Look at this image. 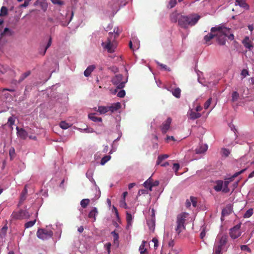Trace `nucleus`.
<instances>
[{"label": "nucleus", "mask_w": 254, "mask_h": 254, "mask_svg": "<svg viewBox=\"0 0 254 254\" xmlns=\"http://www.w3.org/2000/svg\"><path fill=\"white\" fill-rule=\"evenodd\" d=\"M121 30L119 27H115L113 32H109L107 41L101 44L103 48L108 53H113L117 48L116 39L119 37Z\"/></svg>", "instance_id": "obj_1"}, {"label": "nucleus", "mask_w": 254, "mask_h": 254, "mask_svg": "<svg viewBox=\"0 0 254 254\" xmlns=\"http://www.w3.org/2000/svg\"><path fill=\"white\" fill-rule=\"evenodd\" d=\"M228 236L226 234H219L216 239L214 247V254H222L223 251H226L228 248Z\"/></svg>", "instance_id": "obj_2"}, {"label": "nucleus", "mask_w": 254, "mask_h": 254, "mask_svg": "<svg viewBox=\"0 0 254 254\" xmlns=\"http://www.w3.org/2000/svg\"><path fill=\"white\" fill-rule=\"evenodd\" d=\"M230 29L221 26L212 27L210 31L215 33V37L219 45H225L226 41V37L230 32Z\"/></svg>", "instance_id": "obj_3"}, {"label": "nucleus", "mask_w": 254, "mask_h": 254, "mask_svg": "<svg viewBox=\"0 0 254 254\" xmlns=\"http://www.w3.org/2000/svg\"><path fill=\"white\" fill-rule=\"evenodd\" d=\"M200 16L197 14H191L188 15L180 16L179 25L182 28L187 29L189 26H194L198 22Z\"/></svg>", "instance_id": "obj_4"}, {"label": "nucleus", "mask_w": 254, "mask_h": 254, "mask_svg": "<svg viewBox=\"0 0 254 254\" xmlns=\"http://www.w3.org/2000/svg\"><path fill=\"white\" fill-rule=\"evenodd\" d=\"M189 214L186 212H182L177 215L175 231L178 234H179L183 230L185 229V223L186 219Z\"/></svg>", "instance_id": "obj_5"}, {"label": "nucleus", "mask_w": 254, "mask_h": 254, "mask_svg": "<svg viewBox=\"0 0 254 254\" xmlns=\"http://www.w3.org/2000/svg\"><path fill=\"white\" fill-rule=\"evenodd\" d=\"M127 82V78H124L122 74L116 75L112 79V83L118 89H122Z\"/></svg>", "instance_id": "obj_6"}, {"label": "nucleus", "mask_w": 254, "mask_h": 254, "mask_svg": "<svg viewBox=\"0 0 254 254\" xmlns=\"http://www.w3.org/2000/svg\"><path fill=\"white\" fill-rule=\"evenodd\" d=\"M53 235V233L51 230L45 229H39L37 232V237L43 240L51 238Z\"/></svg>", "instance_id": "obj_7"}, {"label": "nucleus", "mask_w": 254, "mask_h": 254, "mask_svg": "<svg viewBox=\"0 0 254 254\" xmlns=\"http://www.w3.org/2000/svg\"><path fill=\"white\" fill-rule=\"evenodd\" d=\"M11 216L14 219L21 220L28 219L30 217V215L27 210H20L17 212H13Z\"/></svg>", "instance_id": "obj_8"}, {"label": "nucleus", "mask_w": 254, "mask_h": 254, "mask_svg": "<svg viewBox=\"0 0 254 254\" xmlns=\"http://www.w3.org/2000/svg\"><path fill=\"white\" fill-rule=\"evenodd\" d=\"M240 235L241 232L240 225H236L231 229L230 231V236L232 239H235L238 238Z\"/></svg>", "instance_id": "obj_9"}, {"label": "nucleus", "mask_w": 254, "mask_h": 254, "mask_svg": "<svg viewBox=\"0 0 254 254\" xmlns=\"http://www.w3.org/2000/svg\"><path fill=\"white\" fill-rule=\"evenodd\" d=\"M235 178H233V176L229 178L225 179L224 183H223L224 187L222 191L224 193H228L230 191V189L228 186L230 182H232Z\"/></svg>", "instance_id": "obj_10"}, {"label": "nucleus", "mask_w": 254, "mask_h": 254, "mask_svg": "<svg viewBox=\"0 0 254 254\" xmlns=\"http://www.w3.org/2000/svg\"><path fill=\"white\" fill-rule=\"evenodd\" d=\"M172 119L170 118H167L164 123L162 124L161 126V130L163 133H166L170 128Z\"/></svg>", "instance_id": "obj_11"}, {"label": "nucleus", "mask_w": 254, "mask_h": 254, "mask_svg": "<svg viewBox=\"0 0 254 254\" xmlns=\"http://www.w3.org/2000/svg\"><path fill=\"white\" fill-rule=\"evenodd\" d=\"M17 132V135L22 139H25L28 135L27 132L22 128H19L18 127L16 128Z\"/></svg>", "instance_id": "obj_12"}, {"label": "nucleus", "mask_w": 254, "mask_h": 254, "mask_svg": "<svg viewBox=\"0 0 254 254\" xmlns=\"http://www.w3.org/2000/svg\"><path fill=\"white\" fill-rule=\"evenodd\" d=\"M180 16H182V14L174 12L170 14V19L172 22L176 23L178 21L179 23V20Z\"/></svg>", "instance_id": "obj_13"}, {"label": "nucleus", "mask_w": 254, "mask_h": 254, "mask_svg": "<svg viewBox=\"0 0 254 254\" xmlns=\"http://www.w3.org/2000/svg\"><path fill=\"white\" fill-rule=\"evenodd\" d=\"M242 43L244 46L247 49L251 50L253 48V46L252 44V42L249 39V37H246L243 40Z\"/></svg>", "instance_id": "obj_14"}, {"label": "nucleus", "mask_w": 254, "mask_h": 254, "mask_svg": "<svg viewBox=\"0 0 254 254\" xmlns=\"http://www.w3.org/2000/svg\"><path fill=\"white\" fill-rule=\"evenodd\" d=\"M216 185L214 186V189L217 192L222 190L223 188V182L221 180H217L215 182Z\"/></svg>", "instance_id": "obj_15"}, {"label": "nucleus", "mask_w": 254, "mask_h": 254, "mask_svg": "<svg viewBox=\"0 0 254 254\" xmlns=\"http://www.w3.org/2000/svg\"><path fill=\"white\" fill-rule=\"evenodd\" d=\"M121 107V104L119 102H117L110 106H108V111H111L112 113H113L114 112L118 110Z\"/></svg>", "instance_id": "obj_16"}, {"label": "nucleus", "mask_w": 254, "mask_h": 254, "mask_svg": "<svg viewBox=\"0 0 254 254\" xmlns=\"http://www.w3.org/2000/svg\"><path fill=\"white\" fill-rule=\"evenodd\" d=\"M236 5H239L240 6L248 9L249 8L248 4L246 3L245 0H236Z\"/></svg>", "instance_id": "obj_17"}, {"label": "nucleus", "mask_w": 254, "mask_h": 254, "mask_svg": "<svg viewBox=\"0 0 254 254\" xmlns=\"http://www.w3.org/2000/svg\"><path fill=\"white\" fill-rule=\"evenodd\" d=\"M95 68L96 67L94 65H89L84 71V76L88 77Z\"/></svg>", "instance_id": "obj_18"}, {"label": "nucleus", "mask_w": 254, "mask_h": 254, "mask_svg": "<svg viewBox=\"0 0 254 254\" xmlns=\"http://www.w3.org/2000/svg\"><path fill=\"white\" fill-rule=\"evenodd\" d=\"M98 214L97 209L96 207H94L93 209L89 212L88 214V217L92 219L93 221H96V216Z\"/></svg>", "instance_id": "obj_19"}, {"label": "nucleus", "mask_w": 254, "mask_h": 254, "mask_svg": "<svg viewBox=\"0 0 254 254\" xmlns=\"http://www.w3.org/2000/svg\"><path fill=\"white\" fill-rule=\"evenodd\" d=\"M30 74L31 71L30 70L27 71L26 72L22 74L18 80V83H20L22 82L26 77L30 75Z\"/></svg>", "instance_id": "obj_20"}, {"label": "nucleus", "mask_w": 254, "mask_h": 254, "mask_svg": "<svg viewBox=\"0 0 254 254\" xmlns=\"http://www.w3.org/2000/svg\"><path fill=\"white\" fill-rule=\"evenodd\" d=\"M88 118L95 122H101L102 121L101 118L95 116V114H89L88 115Z\"/></svg>", "instance_id": "obj_21"}, {"label": "nucleus", "mask_w": 254, "mask_h": 254, "mask_svg": "<svg viewBox=\"0 0 254 254\" xmlns=\"http://www.w3.org/2000/svg\"><path fill=\"white\" fill-rule=\"evenodd\" d=\"M146 243V242L145 241H143L141 245L139 247V250L140 254H148L147 249L145 248V244Z\"/></svg>", "instance_id": "obj_22"}, {"label": "nucleus", "mask_w": 254, "mask_h": 254, "mask_svg": "<svg viewBox=\"0 0 254 254\" xmlns=\"http://www.w3.org/2000/svg\"><path fill=\"white\" fill-rule=\"evenodd\" d=\"M144 187L146 189H148L150 190H152V188L153 187L152 180L150 178L147 181H146L143 184Z\"/></svg>", "instance_id": "obj_23"}, {"label": "nucleus", "mask_w": 254, "mask_h": 254, "mask_svg": "<svg viewBox=\"0 0 254 254\" xmlns=\"http://www.w3.org/2000/svg\"><path fill=\"white\" fill-rule=\"evenodd\" d=\"M215 33H212L211 32L210 33H208L207 35H205L204 37V40L206 43H208L211 39L214 38L215 37Z\"/></svg>", "instance_id": "obj_24"}, {"label": "nucleus", "mask_w": 254, "mask_h": 254, "mask_svg": "<svg viewBox=\"0 0 254 254\" xmlns=\"http://www.w3.org/2000/svg\"><path fill=\"white\" fill-rule=\"evenodd\" d=\"M127 214V227L128 228L131 225L132 217L131 214L128 212H126Z\"/></svg>", "instance_id": "obj_25"}, {"label": "nucleus", "mask_w": 254, "mask_h": 254, "mask_svg": "<svg viewBox=\"0 0 254 254\" xmlns=\"http://www.w3.org/2000/svg\"><path fill=\"white\" fill-rule=\"evenodd\" d=\"M207 149V146L206 145H203L200 146L198 148L195 149V152L196 154H201L204 153Z\"/></svg>", "instance_id": "obj_26"}, {"label": "nucleus", "mask_w": 254, "mask_h": 254, "mask_svg": "<svg viewBox=\"0 0 254 254\" xmlns=\"http://www.w3.org/2000/svg\"><path fill=\"white\" fill-rule=\"evenodd\" d=\"M190 119L192 120H195L198 119L201 117V114L200 113L191 111L190 114Z\"/></svg>", "instance_id": "obj_27"}, {"label": "nucleus", "mask_w": 254, "mask_h": 254, "mask_svg": "<svg viewBox=\"0 0 254 254\" xmlns=\"http://www.w3.org/2000/svg\"><path fill=\"white\" fill-rule=\"evenodd\" d=\"M98 112L101 114H105L108 112V106H99Z\"/></svg>", "instance_id": "obj_28"}, {"label": "nucleus", "mask_w": 254, "mask_h": 254, "mask_svg": "<svg viewBox=\"0 0 254 254\" xmlns=\"http://www.w3.org/2000/svg\"><path fill=\"white\" fill-rule=\"evenodd\" d=\"M7 226L6 225H4L0 230V237L1 238H4L6 234L7 230Z\"/></svg>", "instance_id": "obj_29"}, {"label": "nucleus", "mask_w": 254, "mask_h": 254, "mask_svg": "<svg viewBox=\"0 0 254 254\" xmlns=\"http://www.w3.org/2000/svg\"><path fill=\"white\" fill-rule=\"evenodd\" d=\"M169 156L167 154L161 155L158 156L157 160V165L161 164V162L164 159L167 158Z\"/></svg>", "instance_id": "obj_30"}, {"label": "nucleus", "mask_w": 254, "mask_h": 254, "mask_svg": "<svg viewBox=\"0 0 254 254\" xmlns=\"http://www.w3.org/2000/svg\"><path fill=\"white\" fill-rule=\"evenodd\" d=\"M181 90L179 88H175L172 92L173 95L176 98H179L181 96Z\"/></svg>", "instance_id": "obj_31"}, {"label": "nucleus", "mask_w": 254, "mask_h": 254, "mask_svg": "<svg viewBox=\"0 0 254 254\" xmlns=\"http://www.w3.org/2000/svg\"><path fill=\"white\" fill-rule=\"evenodd\" d=\"M90 202V199L86 198L83 199L80 201V205L83 208H85Z\"/></svg>", "instance_id": "obj_32"}, {"label": "nucleus", "mask_w": 254, "mask_h": 254, "mask_svg": "<svg viewBox=\"0 0 254 254\" xmlns=\"http://www.w3.org/2000/svg\"><path fill=\"white\" fill-rule=\"evenodd\" d=\"M60 127L64 129H67L70 127V125L65 121H62L60 124Z\"/></svg>", "instance_id": "obj_33"}, {"label": "nucleus", "mask_w": 254, "mask_h": 254, "mask_svg": "<svg viewBox=\"0 0 254 254\" xmlns=\"http://www.w3.org/2000/svg\"><path fill=\"white\" fill-rule=\"evenodd\" d=\"M253 214V209L250 208L248 209L244 215V217L245 218L250 217Z\"/></svg>", "instance_id": "obj_34"}, {"label": "nucleus", "mask_w": 254, "mask_h": 254, "mask_svg": "<svg viewBox=\"0 0 254 254\" xmlns=\"http://www.w3.org/2000/svg\"><path fill=\"white\" fill-rule=\"evenodd\" d=\"M157 64L160 66L161 69H164V70L170 71L171 68L168 67L166 64H163L160 63L159 62H156Z\"/></svg>", "instance_id": "obj_35"}, {"label": "nucleus", "mask_w": 254, "mask_h": 254, "mask_svg": "<svg viewBox=\"0 0 254 254\" xmlns=\"http://www.w3.org/2000/svg\"><path fill=\"white\" fill-rule=\"evenodd\" d=\"M36 222V219H35L33 221H28L24 224V227L25 228H30V227H32L35 224Z\"/></svg>", "instance_id": "obj_36"}, {"label": "nucleus", "mask_w": 254, "mask_h": 254, "mask_svg": "<svg viewBox=\"0 0 254 254\" xmlns=\"http://www.w3.org/2000/svg\"><path fill=\"white\" fill-rule=\"evenodd\" d=\"M9 69V68L7 66H4L0 64V74H4Z\"/></svg>", "instance_id": "obj_37"}, {"label": "nucleus", "mask_w": 254, "mask_h": 254, "mask_svg": "<svg viewBox=\"0 0 254 254\" xmlns=\"http://www.w3.org/2000/svg\"><path fill=\"white\" fill-rule=\"evenodd\" d=\"M239 98V94L237 91L232 93V101L234 102L238 100Z\"/></svg>", "instance_id": "obj_38"}, {"label": "nucleus", "mask_w": 254, "mask_h": 254, "mask_svg": "<svg viewBox=\"0 0 254 254\" xmlns=\"http://www.w3.org/2000/svg\"><path fill=\"white\" fill-rule=\"evenodd\" d=\"M111 157L110 155H106L101 160V164L104 165L106 162L109 161Z\"/></svg>", "instance_id": "obj_39"}, {"label": "nucleus", "mask_w": 254, "mask_h": 254, "mask_svg": "<svg viewBox=\"0 0 254 254\" xmlns=\"http://www.w3.org/2000/svg\"><path fill=\"white\" fill-rule=\"evenodd\" d=\"M7 14V9L5 6H2L0 11V16H5Z\"/></svg>", "instance_id": "obj_40"}, {"label": "nucleus", "mask_w": 254, "mask_h": 254, "mask_svg": "<svg viewBox=\"0 0 254 254\" xmlns=\"http://www.w3.org/2000/svg\"><path fill=\"white\" fill-rule=\"evenodd\" d=\"M231 213V209L229 207L224 208L222 211V215L224 216L230 214Z\"/></svg>", "instance_id": "obj_41"}, {"label": "nucleus", "mask_w": 254, "mask_h": 254, "mask_svg": "<svg viewBox=\"0 0 254 254\" xmlns=\"http://www.w3.org/2000/svg\"><path fill=\"white\" fill-rule=\"evenodd\" d=\"M177 4V0H170L168 4L167 7L169 8H172Z\"/></svg>", "instance_id": "obj_42"}, {"label": "nucleus", "mask_w": 254, "mask_h": 254, "mask_svg": "<svg viewBox=\"0 0 254 254\" xmlns=\"http://www.w3.org/2000/svg\"><path fill=\"white\" fill-rule=\"evenodd\" d=\"M147 225L151 229V227H152L153 229H154L155 226V219L153 218V216H152V219L150 221H147Z\"/></svg>", "instance_id": "obj_43"}, {"label": "nucleus", "mask_w": 254, "mask_h": 254, "mask_svg": "<svg viewBox=\"0 0 254 254\" xmlns=\"http://www.w3.org/2000/svg\"><path fill=\"white\" fill-rule=\"evenodd\" d=\"M51 44H52V38L50 37L49 38V39L48 42L47 44V46L45 47L44 50L43 52L42 56H44L47 50L51 46Z\"/></svg>", "instance_id": "obj_44"}, {"label": "nucleus", "mask_w": 254, "mask_h": 254, "mask_svg": "<svg viewBox=\"0 0 254 254\" xmlns=\"http://www.w3.org/2000/svg\"><path fill=\"white\" fill-rule=\"evenodd\" d=\"M111 234H112V235H113V236L114 237V242L116 243L117 242V243H118L119 238V236L118 234L117 233H116L115 232V231H113L111 233Z\"/></svg>", "instance_id": "obj_45"}, {"label": "nucleus", "mask_w": 254, "mask_h": 254, "mask_svg": "<svg viewBox=\"0 0 254 254\" xmlns=\"http://www.w3.org/2000/svg\"><path fill=\"white\" fill-rule=\"evenodd\" d=\"M241 249L242 251H246L250 253L252 252L251 249L247 245H242Z\"/></svg>", "instance_id": "obj_46"}, {"label": "nucleus", "mask_w": 254, "mask_h": 254, "mask_svg": "<svg viewBox=\"0 0 254 254\" xmlns=\"http://www.w3.org/2000/svg\"><path fill=\"white\" fill-rule=\"evenodd\" d=\"M14 119L12 117H10L8 119L7 124L9 125V126L12 127V126L14 125Z\"/></svg>", "instance_id": "obj_47"}, {"label": "nucleus", "mask_w": 254, "mask_h": 254, "mask_svg": "<svg viewBox=\"0 0 254 254\" xmlns=\"http://www.w3.org/2000/svg\"><path fill=\"white\" fill-rule=\"evenodd\" d=\"M222 155L223 156H225V157H227L229 156V155L230 154V151H229V150L226 149V148H223L222 149Z\"/></svg>", "instance_id": "obj_48"}, {"label": "nucleus", "mask_w": 254, "mask_h": 254, "mask_svg": "<svg viewBox=\"0 0 254 254\" xmlns=\"http://www.w3.org/2000/svg\"><path fill=\"white\" fill-rule=\"evenodd\" d=\"M211 100H212V98H209L206 101V102L204 103V108L205 109H207L210 106V105L211 103Z\"/></svg>", "instance_id": "obj_49"}, {"label": "nucleus", "mask_w": 254, "mask_h": 254, "mask_svg": "<svg viewBox=\"0 0 254 254\" xmlns=\"http://www.w3.org/2000/svg\"><path fill=\"white\" fill-rule=\"evenodd\" d=\"M190 199L191 200V202L192 203V206L194 207H195L197 205V199L196 197L190 196Z\"/></svg>", "instance_id": "obj_50"}, {"label": "nucleus", "mask_w": 254, "mask_h": 254, "mask_svg": "<svg viewBox=\"0 0 254 254\" xmlns=\"http://www.w3.org/2000/svg\"><path fill=\"white\" fill-rule=\"evenodd\" d=\"M241 75L242 76V79L246 77L248 75H249V71L246 69H244L242 70Z\"/></svg>", "instance_id": "obj_51"}, {"label": "nucleus", "mask_w": 254, "mask_h": 254, "mask_svg": "<svg viewBox=\"0 0 254 254\" xmlns=\"http://www.w3.org/2000/svg\"><path fill=\"white\" fill-rule=\"evenodd\" d=\"M9 154L10 157V159H12L13 157H14L15 155V150L14 148L12 147L9 149Z\"/></svg>", "instance_id": "obj_52"}, {"label": "nucleus", "mask_w": 254, "mask_h": 254, "mask_svg": "<svg viewBox=\"0 0 254 254\" xmlns=\"http://www.w3.org/2000/svg\"><path fill=\"white\" fill-rule=\"evenodd\" d=\"M125 91L124 90H122L118 93L117 96L120 98H123L125 97Z\"/></svg>", "instance_id": "obj_53"}, {"label": "nucleus", "mask_w": 254, "mask_h": 254, "mask_svg": "<svg viewBox=\"0 0 254 254\" xmlns=\"http://www.w3.org/2000/svg\"><path fill=\"white\" fill-rule=\"evenodd\" d=\"M247 170V168H245V169H244L242 170H241L239 172H238L236 173H235L233 175V178H236L237 177H238L239 175L242 174V173H244Z\"/></svg>", "instance_id": "obj_54"}, {"label": "nucleus", "mask_w": 254, "mask_h": 254, "mask_svg": "<svg viewBox=\"0 0 254 254\" xmlns=\"http://www.w3.org/2000/svg\"><path fill=\"white\" fill-rule=\"evenodd\" d=\"M180 168V165L178 163H174L173 164V169L174 172L177 173Z\"/></svg>", "instance_id": "obj_55"}, {"label": "nucleus", "mask_w": 254, "mask_h": 254, "mask_svg": "<svg viewBox=\"0 0 254 254\" xmlns=\"http://www.w3.org/2000/svg\"><path fill=\"white\" fill-rule=\"evenodd\" d=\"M51 1L54 4H57L60 5H63L64 2L61 0H51Z\"/></svg>", "instance_id": "obj_56"}, {"label": "nucleus", "mask_w": 254, "mask_h": 254, "mask_svg": "<svg viewBox=\"0 0 254 254\" xmlns=\"http://www.w3.org/2000/svg\"><path fill=\"white\" fill-rule=\"evenodd\" d=\"M206 232L204 229L200 232V237L201 239L203 240L204 238L205 237Z\"/></svg>", "instance_id": "obj_57"}, {"label": "nucleus", "mask_w": 254, "mask_h": 254, "mask_svg": "<svg viewBox=\"0 0 254 254\" xmlns=\"http://www.w3.org/2000/svg\"><path fill=\"white\" fill-rule=\"evenodd\" d=\"M120 206L122 207H124L125 208H127V205L125 202V200H122L120 202Z\"/></svg>", "instance_id": "obj_58"}, {"label": "nucleus", "mask_w": 254, "mask_h": 254, "mask_svg": "<svg viewBox=\"0 0 254 254\" xmlns=\"http://www.w3.org/2000/svg\"><path fill=\"white\" fill-rule=\"evenodd\" d=\"M152 241L154 243V247L155 248H156L158 247V241L157 238H153Z\"/></svg>", "instance_id": "obj_59"}, {"label": "nucleus", "mask_w": 254, "mask_h": 254, "mask_svg": "<svg viewBox=\"0 0 254 254\" xmlns=\"http://www.w3.org/2000/svg\"><path fill=\"white\" fill-rule=\"evenodd\" d=\"M31 0H25L24 2L21 5V7H26L29 5V2Z\"/></svg>", "instance_id": "obj_60"}, {"label": "nucleus", "mask_w": 254, "mask_h": 254, "mask_svg": "<svg viewBox=\"0 0 254 254\" xmlns=\"http://www.w3.org/2000/svg\"><path fill=\"white\" fill-rule=\"evenodd\" d=\"M169 254H179V252L177 250H175V249H172L170 252H169Z\"/></svg>", "instance_id": "obj_61"}, {"label": "nucleus", "mask_w": 254, "mask_h": 254, "mask_svg": "<svg viewBox=\"0 0 254 254\" xmlns=\"http://www.w3.org/2000/svg\"><path fill=\"white\" fill-rule=\"evenodd\" d=\"M227 37L230 40H233L234 39V36L233 34H231L230 33L228 35Z\"/></svg>", "instance_id": "obj_62"}, {"label": "nucleus", "mask_w": 254, "mask_h": 254, "mask_svg": "<svg viewBox=\"0 0 254 254\" xmlns=\"http://www.w3.org/2000/svg\"><path fill=\"white\" fill-rule=\"evenodd\" d=\"M136 185V184L134 183H130L128 185V188L129 190H130L132 189L133 187H134Z\"/></svg>", "instance_id": "obj_63"}, {"label": "nucleus", "mask_w": 254, "mask_h": 254, "mask_svg": "<svg viewBox=\"0 0 254 254\" xmlns=\"http://www.w3.org/2000/svg\"><path fill=\"white\" fill-rule=\"evenodd\" d=\"M9 32V28H5L4 29V30L3 31V32L2 33V35H4V34H6L7 32Z\"/></svg>", "instance_id": "obj_64"}]
</instances>
